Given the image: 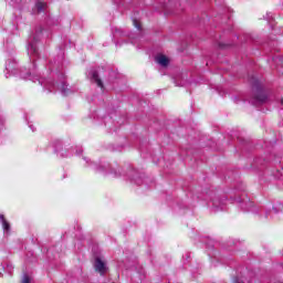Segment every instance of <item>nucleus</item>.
<instances>
[{"label": "nucleus", "mask_w": 283, "mask_h": 283, "mask_svg": "<svg viewBox=\"0 0 283 283\" xmlns=\"http://www.w3.org/2000/svg\"><path fill=\"white\" fill-rule=\"evenodd\" d=\"M133 25L137 28V30H142L140 22L137 19H133Z\"/></svg>", "instance_id": "nucleus-16"}, {"label": "nucleus", "mask_w": 283, "mask_h": 283, "mask_svg": "<svg viewBox=\"0 0 283 283\" xmlns=\"http://www.w3.org/2000/svg\"><path fill=\"white\" fill-rule=\"evenodd\" d=\"M41 34H44V29H42V27H39V29L35 30V33L33 35H30L28 42V54L30 55V60H32L33 62V67H36L35 60L36 57H39L38 42L41 38Z\"/></svg>", "instance_id": "nucleus-3"}, {"label": "nucleus", "mask_w": 283, "mask_h": 283, "mask_svg": "<svg viewBox=\"0 0 283 283\" xmlns=\"http://www.w3.org/2000/svg\"><path fill=\"white\" fill-rule=\"evenodd\" d=\"M22 283H32V282L30 281L29 275H24V276H23Z\"/></svg>", "instance_id": "nucleus-17"}, {"label": "nucleus", "mask_w": 283, "mask_h": 283, "mask_svg": "<svg viewBox=\"0 0 283 283\" xmlns=\"http://www.w3.org/2000/svg\"><path fill=\"white\" fill-rule=\"evenodd\" d=\"M88 77L91 82H95L97 86H99L101 88H104L103 80H101V75L97 69H91V71L88 72Z\"/></svg>", "instance_id": "nucleus-7"}, {"label": "nucleus", "mask_w": 283, "mask_h": 283, "mask_svg": "<svg viewBox=\"0 0 283 283\" xmlns=\"http://www.w3.org/2000/svg\"><path fill=\"white\" fill-rule=\"evenodd\" d=\"M83 150L82 148H78V150H76V155H82Z\"/></svg>", "instance_id": "nucleus-18"}, {"label": "nucleus", "mask_w": 283, "mask_h": 283, "mask_svg": "<svg viewBox=\"0 0 283 283\" xmlns=\"http://www.w3.org/2000/svg\"><path fill=\"white\" fill-rule=\"evenodd\" d=\"M50 69L52 71V77H40L39 75H35L34 73L27 72L22 69H19V64L14 57H9L7 62L4 63V75L6 77H9L11 75H20V77H23L24 80H32V82H39L43 88H46L50 93H55L56 91H60L62 95H67V82L65 77L64 71L61 69V62H54V64L50 65Z\"/></svg>", "instance_id": "nucleus-1"}, {"label": "nucleus", "mask_w": 283, "mask_h": 283, "mask_svg": "<svg viewBox=\"0 0 283 283\" xmlns=\"http://www.w3.org/2000/svg\"><path fill=\"white\" fill-rule=\"evenodd\" d=\"M118 36H130V33H127V31H124V29H118V27H115L114 38H118Z\"/></svg>", "instance_id": "nucleus-15"}, {"label": "nucleus", "mask_w": 283, "mask_h": 283, "mask_svg": "<svg viewBox=\"0 0 283 283\" xmlns=\"http://www.w3.org/2000/svg\"><path fill=\"white\" fill-rule=\"evenodd\" d=\"M83 159L86 161V165H90V159L87 157H83Z\"/></svg>", "instance_id": "nucleus-19"}, {"label": "nucleus", "mask_w": 283, "mask_h": 283, "mask_svg": "<svg viewBox=\"0 0 283 283\" xmlns=\"http://www.w3.org/2000/svg\"><path fill=\"white\" fill-rule=\"evenodd\" d=\"M250 83L252 84V88L254 91L253 96L250 99V103L254 106H259L264 104L268 99V94L265 93L260 80L258 77H250Z\"/></svg>", "instance_id": "nucleus-2"}, {"label": "nucleus", "mask_w": 283, "mask_h": 283, "mask_svg": "<svg viewBox=\"0 0 283 283\" xmlns=\"http://www.w3.org/2000/svg\"><path fill=\"white\" fill-rule=\"evenodd\" d=\"M95 271H97L101 275H105L107 273V264L101 260V258H96L94 262Z\"/></svg>", "instance_id": "nucleus-8"}, {"label": "nucleus", "mask_w": 283, "mask_h": 283, "mask_svg": "<svg viewBox=\"0 0 283 283\" xmlns=\"http://www.w3.org/2000/svg\"><path fill=\"white\" fill-rule=\"evenodd\" d=\"M2 227H3L4 237L8 238V235H10V233H11V224L4 218L3 213H2Z\"/></svg>", "instance_id": "nucleus-12"}, {"label": "nucleus", "mask_w": 283, "mask_h": 283, "mask_svg": "<svg viewBox=\"0 0 283 283\" xmlns=\"http://www.w3.org/2000/svg\"><path fill=\"white\" fill-rule=\"evenodd\" d=\"M9 271H10V272L12 271V266H10Z\"/></svg>", "instance_id": "nucleus-22"}, {"label": "nucleus", "mask_w": 283, "mask_h": 283, "mask_svg": "<svg viewBox=\"0 0 283 283\" xmlns=\"http://www.w3.org/2000/svg\"><path fill=\"white\" fill-rule=\"evenodd\" d=\"M227 202H228L227 196H214V198H212L211 200L212 209L214 211H221L227 208Z\"/></svg>", "instance_id": "nucleus-5"}, {"label": "nucleus", "mask_w": 283, "mask_h": 283, "mask_svg": "<svg viewBox=\"0 0 283 283\" xmlns=\"http://www.w3.org/2000/svg\"><path fill=\"white\" fill-rule=\"evenodd\" d=\"M46 3H43V1H38L35 3V8L33 12H36L38 14H41V12H46Z\"/></svg>", "instance_id": "nucleus-13"}, {"label": "nucleus", "mask_w": 283, "mask_h": 283, "mask_svg": "<svg viewBox=\"0 0 283 283\" xmlns=\"http://www.w3.org/2000/svg\"><path fill=\"white\" fill-rule=\"evenodd\" d=\"M281 104H283V99H281Z\"/></svg>", "instance_id": "nucleus-23"}, {"label": "nucleus", "mask_w": 283, "mask_h": 283, "mask_svg": "<svg viewBox=\"0 0 283 283\" xmlns=\"http://www.w3.org/2000/svg\"><path fill=\"white\" fill-rule=\"evenodd\" d=\"M30 128H31V130H35V128H34V126H32V124H30V126H29Z\"/></svg>", "instance_id": "nucleus-20"}, {"label": "nucleus", "mask_w": 283, "mask_h": 283, "mask_svg": "<svg viewBox=\"0 0 283 283\" xmlns=\"http://www.w3.org/2000/svg\"><path fill=\"white\" fill-rule=\"evenodd\" d=\"M254 275V273H249V277L247 275H241L235 277L234 283H249L251 282V277Z\"/></svg>", "instance_id": "nucleus-14"}, {"label": "nucleus", "mask_w": 283, "mask_h": 283, "mask_svg": "<svg viewBox=\"0 0 283 283\" xmlns=\"http://www.w3.org/2000/svg\"><path fill=\"white\" fill-rule=\"evenodd\" d=\"M126 176L129 178L130 181H134L137 185H142L143 182V176L138 172V170H128V172H126Z\"/></svg>", "instance_id": "nucleus-9"}, {"label": "nucleus", "mask_w": 283, "mask_h": 283, "mask_svg": "<svg viewBox=\"0 0 283 283\" xmlns=\"http://www.w3.org/2000/svg\"><path fill=\"white\" fill-rule=\"evenodd\" d=\"M237 200L240 202V207L244 211H254L255 205L251 200H242L241 198H237Z\"/></svg>", "instance_id": "nucleus-10"}, {"label": "nucleus", "mask_w": 283, "mask_h": 283, "mask_svg": "<svg viewBox=\"0 0 283 283\" xmlns=\"http://www.w3.org/2000/svg\"><path fill=\"white\" fill-rule=\"evenodd\" d=\"M266 20L271 21V17L269 14H266Z\"/></svg>", "instance_id": "nucleus-21"}, {"label": "nucleus", "mask_w": 283, "mask_h": 283, "mask_svg": "<svg viewBox=\"0 0 283 283\" xmlns=\"http://www.w3.org/2000/svg\"><path fill=\"white\" fill-rule=\"evenodd\" d=\"M282 210H283L282 202H277L276 205H274V207H272V210L271 209L264 210V218L266 219L276 218L277 213H280V211Z\"/></svg>", "instance_id": "nucleus-6"}, {"label": "nucleus", "mask_w": 283, "mask_h": 283, "mask_svg": "<svg viewBox=\"0 0 283 283\" xmlns=\"http://www.w3.org/2000/svg\"><path fill=\"white\" fill-rule=\"evenodd\" d=\"M0 220H1V214H0Z\"/></svg>", "instance_id": "nucleus-24"}, {"label": "nucleus", "mask_w": 283, "mask_h": 283, "mask_svg": "<svg viewBox=\"0 0 283 283\" xmlns=\"http://www.w3.org/2000/svg\"><path fill=\"white\" fill-rule=\"evenodd\" d=\"M91 167L93 169H96V171H107V174H113V176L115 177H119L124 175L118 164H114V166H111V164H104V166H98V164H91Z\"/></svg>", "instance_id": "nucleus-4"}, {"label": "nucleus", "mask_w": 283, "mask_h": 283, "mask_svg": "<svg viewBox=\"0 0 283 283\" xmlns=\"http://www.w3.org/2000/svg\"><path fill=\"white\" fill-rule=\"evenodd\" d=\"M156 62H158V64L161 66H168L170 60L164 53H158V55H156Z\"/></svg>", "instance_id": "nucleus-11"}]
</instances>
